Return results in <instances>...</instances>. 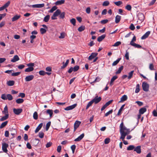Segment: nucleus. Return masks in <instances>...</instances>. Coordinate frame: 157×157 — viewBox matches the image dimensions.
I'll return each instance as SVG.
<instances>
[{"label":"nucleus","mask_w":157,"mask_h":157,"mask_svg":"<svg viewBox=\"0 0 157 157\" xmlns=\"http://www.w3.org/2000/svg\"><path fill=\"white\" fill-rule=\"evenodd\" d=\"M29 67L26 68L25 71V72H30L33 71L34 70L33 67L34 66V64L33 63H30L26 64Z\"/></svg>","instance_id":"f257e3e1"},{"label":"nucleus","mask_w":157,"mask_h":157,"mask_svg":"<svg viewBox=\"0 0 157 157\" xmlns=\"http://www.w3.org/2000/svg\"><path fill=\"white\" fill-rule=\"evenodd\" d=\"M1 98L3 100H6L8 99L9 101H11L13 99L11 95L10 94L7 95L5 94H3L2 95Z\"/></svg>","instance_id":"f03ea898"},{"label":"nucleus","mask_w":157,"mask_h":157,"mask_svg":"<svg viewBox=\"0 0 157 157\" xmlns=\"http://www.w3.org/2000/svg\"><path fill=\"white\" fill-rule=\"evenodd\" d=\"M142 87L143 90L146 92H147L149 90V85L145 82H143L142 84Z\"/></svg>","instance_id":"7ed1b4c3"},{"label":"nucleus","mask_w":157,"mask_h":157,"mask_svg":"<svg viewBox=\"0 0 157 157\" xmlns=\"http://www.w3.org/2000/svg\"><path fill=\"white\" fill-rule=\"evenodd\" d=\"M120 132H129L128 129H127L126 128L124 125L123 123L122 122L120 126Z\"/></svg>","instance_id":"20e7f679"},{"label":"nucleus","mask_w":157,"mask_h":157,"mask_svg":"<svg viewBox=\"0 0 157 157\" xmlns=\"http://www.w3.org/2000/svg\"><path fill=\"white\" fill-rule=\"evenodd\" d=\"M9 147V145L5 143H2V149L3 151L5 152H7L8 151L7 148Z\"/></svg>","instance_id":"39448f33"},{"label":"nucleus","mask_w":157,"mask_h":157,"mask_svg":"<svg viewBox=\"0 0 157 157\" xmlns=\"http://www.w3.org/2000/svg\"><path fill=\"white\" fill-rule=\"evenodd\" d=\"M101 100V98L100 97H98V96H96L92 100L93 103L96 104L99 102Z\"/></svg>","instance_id":"423d86ee"},{"label":"nucleus","mask_w":157,"mask_h":157,"mask_svg":"<svg viewBox=\"0 0 157 157\" xmlns=\"http://www.w3.org/2000/svg\"><path fill=\"white\" fill-rule=\"evenodd\" d=\"M121 134V136L120 138L122 140H124V139L125 136L129 133V132H120Z\"/></svg>","instance_id":"0eeeda50"},{"label":"nucleus","mask_w":157,"mask_h":157,"mask_svg":"<svg viewBox=\"0 0 157 157\" xmlns=\"http://www.w3.org/2000/svg\"><path fill=\"white\" fill-rule=\"evenodd\" d=\"M10 1H8L3 6L0 7V11L6 9L10 5Z\"/></svg>","instance_id":"6e6552de"},{"label":"nucleus","mask_w":157,"mask_h":157,"mask_svg":"<svg viewBox=\"0 0 157 157\" xmlns=\"http://www.w3.org/2000/svg\"><path fill=\"white\" fill-rule=\"evenodd\" d=\"M22 111V109H16L14 108L13 109V112L15 114L18 115L21 113Z\"/></svg>","instance_id":"1a4fd4ad"},{"label":"nucleus","mask_w":157,"mask_h":157,"mask_svg":"<svg viewBox=\"0 0 157 157\" xmlns=\"http://www.w3.org/2000/svg\"><path fill=\"white\" fill-rule=\"evenodd\" d=\"M76 104H74L72 105L67 106L64 109V110L66 111H68L72 110L75 108L77 106Z\"/></svg>","instance_id":"9d476101"},{"label":"nucleus","mask_w":157,"mask_h":157,"mask_svg":"<svg viewBox=\"0 0 157 157\" xmlns=\"http://www.w3.org/2000/svg\"><path fill=\"white\" fill-rule=\"evenodd\" d=\"M9 131L10 132V134L13 136V137H14V136L17 133V131L15 129L13 128H9Z\"/></svg>","instance_id":"9b49d317"},{"label":"nucleus","mask_w":157,"mask_h":157,"mask_svg":"<svg viewBox=\"0 0 157 157\" xmlns=\"http://www.w3.org/2000/svg\"><path fill=\"white\" fill-rule=\"evenodd\" d=\"M81 123L80 121H75L74 124V131L75 132L76 129L78 128Z\"/></svg>","instance_id":"f8f14e48"},{"label":"nucleus","mask_w":157,"mask_h":157,"mask_svg":"<svg viewBox=\"0 0 157 157\" xmlns=\"http://www.w3.org/2000/svg\"><path fill=\"white\" fill-rule=\"evenodd\" d=\"M98 55V53L96 52H92L91 53L90 55L88 57L89 60H91L94 58L96 57Z\"/></svg>","instance_id":"ddd939ff"},{"label":"nucleus","mask_w":157,"mask_h":157,"mask_svg":"<svg viewBox=\"0 0 157 157\" xmlns=\"http://www.w3.org/2000/svg\"><path fill=\"white\" fill-rule=\"evenodd\" d=\"M34 78V76L31 75L26 76L25 78V80L26 82H29L32 80Z\"/></svg>","instance_id":"4468645a"},{"label":"nucleus","mask_w":157,"mask_h":157,"mask_svg":"<svg viewBox=\"0 0 157 157\" xmlns=\"http://www.w3.org/2000/svg\"><path fill=\"white\" fill-rule=\"evenodd\" d=\"M141 147L140 146H138L136 147H135L134 151H136L138 154H140L141 153Z\"/></svg>","instance_id":"2eb2a0df"},{"label":"nucleus","mask_w":157,"mask_h":157,"mask_svg":"<svg viewBox=\"0 0 157 157\" xmlns=\"http://www.w3.org/2000/svg\"><path fill=\"white\" fill-rule=\"evenodd\" d=\"M138 18L139 20L141 21H143L144 19V15L142 13H140L138 14Z\"/></svg>","instance_id":"dca6fc26"},{"label":"nucleus","mask_w":157,"mask_h":157,"mask_svg":"<svg viewBox=\"0 0 157 157\" xmlns=\"http://www.w3.org/2000/svg\"><path fill=\"white\" fill-rule=\"evenodd\" d=\"M44 3L33 5L32 6L33 8H41L44 7Z\"/></svg>","instance_id":"f3484780"},{"label":"nucleus","mask_w":157,"mask_h":157,"mask_svg":"<svg viewBox=\"0 0 157 157\" xmlns=\"http://www.w3.org/2000/svg\"><path fill=\"white\" fill-rule=\"evenodd\" d=\"M150 33L151 32L150 31H147L141 37V39L142 40H144L146 39L148 36L150 34Z\"/></svg>","instance_id":"a211bd4d"},{"label":"nucleus","mask_w":157,"mask_h":157,"mask_svg":"<svg viewBox=\"0 0 157 157\" xmlns=\"http://www.w3.org/2000/svg\"><path fill=\"white\" fill-rule=\"evenodd\" d=\"M147 111V109L145 107H143L140 108L139 110V113L141 114H143Z\"/></svg>","instance_id":"6ab92c4d"},{"label":"nucleus","mask_w":157,"mask_h":157,"mask_svg":"<svg viewBox=\"0 0 157 157\" xmlns=\"http://www.w3.org/2000/svg\"><path fill=\"white\" fill-rule=\"evenodd\" d=\"M84 134L82 133L81 134L80 136H79L78 138L75 139L74 141H79L81 140L84 137Z\"/></svg>","instance_id":"aec40b11"},{"label":"nucleus","mask_w":157,"mask_h":157,"mask_svg":"<svg viewBox=\"0 0 157 157\" xmlns=\"http://www.w3.org/2000/svg\"><path fill=\"white\" fill-rule=\"evenodd\" d=\"M19 60V58L17 55L14 56L13 58L11 60V62H15Z\"/></svg>","instance_id":"412c9836"},{"label":"nucleus","mask_w":157,"mask_h":157,"mask_svg":"<svg viewBox=\"0 0 157 157\" xmlns=\"http://www.w3.org/2000/svg\"><path fill=\"white\" fill-rule=\"evenodd\" d=\"M118 78V77L117 75L114 76L111 79L110 82V85L111 86H112L113 84L114 81Z\"/></svg>","instance_id":"4be33fe9"},{"label":"nucleus","mask_w":157,"mask_h":157,"mask_svg":"<svg viewBox=\"0 0 157 157\" xmlns=\"http://www.w3.org/2000/svg\"><path fill=\"white\" fill-rule=\"evenodd\" d=\"M127 95H123L121 98V100L119 101V103H121L126 100L127 99Z\"/></svg>","instance_id":"5701e85b"},{"label":"nucleus","mask_w":157,"mask_h":157,"mask_svg":"<svg viewBox=\"0 0 157 157\" xmlns=\"http://www.w3.org/2000/svg\"><path fill=\"white\" fill-rule=\"evenodd\" d=\"M121 16L118 15H116L115 17V22L116 23H118L120 21Z\"/></svg>","instance_id":"b1692460"},{"label":"nucleus","mask_w":157,"mask_h":157,"mask_svg":"<svg viewBox=\"0 0 157 157\" xmlns=\"http://www.w3.org/2000/svg\"><path fill=\"white\" fill-rule=\"evenodd\" d=\"M43 126V123H40L38 126L37 127L35 132V133H36L39 132V131L40 129Z\"/></svg>","instance_id":"393cba45"},{"label":"nucleus","mask_w":157,"mask_h":157,"mask_svg":"<svg viewBox=\"0 0 157 157\" xmlns=\"http://www.w3.org/2000/svg\"><path fill=\"white\" fill-rule=\"evenodd\" d=\"M106 36V35L105 34H103L101 36H99L97 39V40L99 42H100L102 40L104 39L105 37Z\"/></svg>","instance_id":"a878e982"},{"label":"nucleus","mask_w":157,"mask_h":157,"mask_svg":"<svg viewBox=\"0 0 157 157\" xmlns=\"http://www.w3.org/2000/svg\"><path fill=\"white\" fill-rule=\"evenodd\" d=\"M2 113L6 115L7 114L9 116L8 110V107L7 105H6L4 107V110L2 111Z\"/></svg>","instance_id":"bb28decb"},{"label":"nucleus","mask_w":157,"mask_h":157,"mask_svg":"<svg viewBox=\"0 0 157 157\" xmlns=\"http://www.w3.org/2000/svg\"><path fill=\"white\" fill-rule=\"evenodd\" d=\"M65 2V0H58L56 1L55 2V4L56 5H60L62 4H64Z\"/></svg>","instance_id":"cd10ccee"},{"label":"nucleus","mask_w":157,"mask_h":157,"mask_svg":"<svg viewBox=\"0 0 157 157\" xmlns=\"http://www.w3.org/2000/svg\"><path fill=\"white\" fill-rule=\"evenodd\" d=\"M15 83V82L13 80H10L7 82V85L9 86H13Z\"/></svg>","instance_id":"c85d7f7f"},{"label":"nucleus","mask_w":157,"mask_h":157,"mask_svg":"<svg viewBox=\"0 0 157 157\" xmlns=\"http://www.w3.org/2000/svg\"><path fill=\"white\" fill-rule=\"evenodd\" d=\"M21 17V16L16 15L14 16L12 18V21H14L18 19H19Z\"/></svg>","instance_id":"c756f323"},{"label":"nucleus","mask_w":157,"mask_h":157,"mask_svg":"<svg viewBox=\"0 0 157 157\" xmlns=\"http://www.w3.org/2000/svg\"><path fill=\"white\" fill-rule=\"evenodd\" d=\"M8 121H6L2 123L0 126V128L2 129L5 127L7 124Z\"/></svg>","instance_id":"7c9ffc66"},{"label":"nucleus","mask_w":157,"mask_h":157,"mask_svg":"<svg viewBox=\"0 0 157 157\" xmlns=\"http://www.w3.org/2000/svg\"><path fill=\"white\" fill-rule=\"evenodd\" d=\"M125 104H124V105H122V106L119 109V111H118V113H117V115L118 116H120L121 114V112L122 111L123 109L124 108V106H125Z\"/></svg>","instance_id":"2f4dec72"},{"label":"nucleus","mask_w":157,"mask_h":157,"mask_svg":"<svg viewBox=\"0 0 157 157\" xmlns=\"http://www.w3.org/2000/svg\"><path fill=\"white\" fill-rule=\"evenodd\" d=\"M9 117V115H5L2 117L0 119V121H2L7 119Z\"/></svg>","instance_id":"473e14b6"},{"label":"nucleus","mask_w":157,"mask_h":157,"mask_svg":"<svg viewBox=\"0 0 157 157\" xmlns=\"http://www.w3.org/2000/svg\"><path fill=\"white\" fill-rule=\"evenodd\" d=\"M121 59V58H118L116 60L114 61L112 64V66H114L117 65Z\"/></svg>","instance_id":"72a5a7b5"},{"label":"nucleus","mask_w":157,"mask_h":157,"mask_svg":"<svg viewBox=\"0 0 157 157\" xmlns=\"http://www.w3.org/2000/svg\"><path fill=\"white\" fill-rule=\"evenodd\" d=\"M46 113L47 114H49L50 115V117H51L52 115L53 110L49 109H47L46 111Z\"/></svg>","instance_id":"f704fd0d"},{"label":"nucleus","mask_w":157,"mask_h":157,"mask_svg":"<svg viewBox=\"0 0 157 157\" xmlns=\"http://www.w3.org/2000/svg\"><path fill=\"white\" fill-rule=\"evenodd\" d=\"M61 13V11L60 10L57 9L56 10L54 13L53 14L56 17L58 16Z\"/></svg>","instance_id":"c9c22d12"},{"label":"nucleus","mask_w":157,"mask_h":157,"mask_svg":"<svg viewBox=\"0 0 157 157\" xmlns=\"http://www.w3.org/2000/svg\"><path fill=\"white\" fill-rule=\"evenodd\" d=\"M123 67H124L123 66H121V67L119 68L118 70L116 72V74H118L120 73L121 71L123 70Z\"/></svg>","instance_id":"e433bc0d"},{"label":"nucleus","mask_w":157,"mask_h":157,"mask_svg":"<svg viewBox=\"0 0 157 157\" xmlns=\"http://www.w3.org/2000/svg\"><path fill=\"white\" fill-rule=\"evenodd\" d=\"M134 72V71H132L128 73V79H130L132 77L133 75Z\"/></svg>","instance_id":"4c0bfd02"},{"label":"nucleus","mask_w":157,"mask_h":157,"mask_svg":"<svg viewBox=\"0 0 157 157\" xmlns=\"http://www.w3.org/2000/svg\"><path fill=\"white\" fill-rule=\"evenodd\" d=\"M24 100L22 98H18L17 99L16 102L17 104H21L22 103L24 102Z\"/></svg>","instance_id":"58836bf2"},{"label":"nucleus","mask_w":157,"mask_h":157,"mask_svg":"<svg viewBox=\"0 0 157 157\" xmlns=\"http://www.w3.org/2000/svg\"><path fill=\"white\" fill-rule=\"evenodd\" d=\"M131 45L132 46H133L135 47V48H142V46L140 45L139 44H136L135 43L132 44Z\"/></svg>","instance_id":"ea45409f"},{"label":"nucleus","mask_w":157,"mask_h":157,"mask_svg":"<svg viewBox=\"0 0 157 157\" xmlns=\"http://www.w3.org/2000/svg\"><path fill=\"white\" fill-rule=\"evenodd\" d=\"M85 27L84 26H81L78 29V30L79 32H81L85 30Z\"/></svg>","instance_id":"a19ab883"},{"label":"nucleus","mask_w":157,"mask_h":157,"mask_svg":"<svg viewBox=\"0 0 157 157\" xmlns=\"http://www.w3.org/2000/svg\"><path fill=\"white\" fill-rule=\"evenodd\" d=\"M33 117L34 119L36 120L38 119V115L37 113L35 111L34 112Z\"/></svg>","instance_id":"79ce46f5"},{"label":"nucleus","mask_w":157,"mask_h":157,"mask_svg":"<svg viewBox=\"0 0 157 157\" xmlns=\"http://www.w3.org/2000/svg\"><path fill=\"white\" fill-rule=\"evenodd\" d=\"M135 146L133 145H129L127 148V150L128 151H131L134 150Z\"/></svg>","instance_id":"37998d69"},{"label":"nucleus","mask_w":157,"mask_h":157,"mask_svg":"<svg viewBox=\"0 0 157 157\" xmlns=\"http://www.w3.org/2000/svg\"><path fill=\"white\" fill-rule=\"evenodd\" d=\"M47 30L46 29H45L43 28H40V31L41 33L42 34H44L47 31Z\"/></svg>","instance_id":"c03bdc74"},{"label":"nucleus","mask_w":157,"mask_h":157,"mask_svg":"<svg viewBox=\"0 0 157 157\" xmlns=\"http://www.w3.org/2000/svg\"><path fill=\"white\" fill-rule=\"evenodd\" d=\"M93 103V101H92V100L90 101L89 102L88 104H87L86 107V109H88V108L90 106H91L92 104Z\"/></svg>","instance_id":"a18cd8bd"},{"label":"nucleus","mask_w":157,"mask_h":157,"mask_svg":"<svg viewBox=\"0 0 157 157\" xmlns=\"http://www.w3.org/2000/svg\"><path fill=\"white\" fill-rule=\"evenodd\" d=\"M70 22L74 26L76 25V20L74 18H72L70 20Z\"/></svg>","instance_id":"49530a36"},{"label":"nucleus","mask_w":157,"mask_h":157,"mask_svg":"<svg viewBox=\"0 0 157 157\" xmlns=\"http://www.w3.org/2000/svg\"><path fill=\"white\" fill-rule=\"evenodd\" d=\"M50 17L49 15H47L44 17V21L45 22H48L50 19Z\"/></svg>","instance_id":"de8ad7c7"},{"label":"nucleus","mask_w":157,"mask_h":157,"mask_svg":"<svg viewBox=\"0 0 157 157\" xmlns=\"http://www.w3.org/2000/svg\"><path fill=\"white\" fill-rule=\"evenodd\" d=\"M149 69L151 71L154 70V66L153 63H150L149 65Z\"/></svg>","instance_id":"09e8293b"},{"label":"nucleus","mask_w":157,"mask_h":157,"mask_svg":"<svg viewBox=\"0 0 157 157\" xmlns=\"http://www.w3.org/2000/svg\"><path fill=\"white\" fill-rule=\"evenodd\" d=\"M139 88H140V85H139V84H137L136 86V90L135 91V92L136 93H137L139 92V91L140 90Z\"/></svg>","instance_id":"8fccbe9b"},{"label":"nucleus","mask_w":157,"mask_h":157,"mask_svg":"<svg viewBox=\"0 0 157 157\" xmlns=\"http://www.w3.org/2000/svg\"><path fill=\"white\" fill-rule=\"evenodd\" d=\"M59 15V18L60 19H63L65 17V13L64 12H61Z\"/></svg>","instance_id":"3c124183"},{"label":"nucleus","mask_w":157,"mask_h":157,"mask_svg":"<svg viewBox=\"0 0 157 157\" xmlns=\"http://www.w3.org/2000/svg\"><path fill=\"white\" fill-rule=\"evenodd\" d=\"M110 141V139L109 138H107L105 139L104 143L105 144H108Z\"/></svg>","instance_id":"603ef678"},{"label":"nucleus","mask_w":157,"mask_h":157,"mask_svg":"<svg viewBox=\"0 0 157 157\" xmlns=\"http://www.w3.org/2000/svg\"><path fill=\"white\" fill-rule=\"evenodd\" d=\"M109 4V2L108 1H104L103 4L102 6H108Z\"/></svg>","instance_id":"864d4df0"},{"label":"nucleus","mask_w":157,"mask_h":157,"mask_svg":"<svg viewBox=\"0 0 157 157\" xmlns=\"http://www.w3.org/2000/svg\"><path fill=\"white\" fill-rule=\"evenodd\" d=\"M57 8V7L56 6H53L51 9L50 10L49 12L50 13H52L54 11L56 10Z\"/></svg>","instance_id":"5fc2aeb1"},{"label":"nucleus","mask_w":157,"mask_h":157,"mask_svg":"<svg viewBox=\"0 0 157 157\" xmlns=\"http://www.w3.org/2000/svg\"><path fill=\"white\" fill-rule=\"evenodd\" d=\"M136 37L135 36H134L133 37L132 39V40L130 42V44L131 45L132 44L134 43V42L135 41H136Z\"/></svg>","instance_id":"6e6d98bb"},{"label":"nucleus","mask_w":157,"mask_h":157,"mask_svg":"<svg viewBox=\"0 0 157 157\" xmlns=\"http://www.w3.org/2000/svg\"><path fill=\"white\" fill-rule=\"evenodd\" d=\"M51 122L50 121L48 122L47 123L46 127V130L48 131L51 125Z\"/></svg>","instance_id":"4d7b16f0"},{"label":"nucleus","mask_w":157,"mask_h":157,"mask_svg":"<svg viewBox=\"0 0 157 157\" xmlns=\"http://www.w3.org/2000/svg\"><path fill=\"white\" fill-rule=\"evenodd\" d=\"M114 3L117 6H119L122 4V2L121 1L114 2Z\"/></svg>","instance_id":"13d9d810"},{"label":"nucleus","mask_w":157,"mask_h":157,"mask_svg":"<svg viewBox=\"0 0 157 157\" xmlns=\"http://www.w3.org/2000/svg\"><path fill=\"white\" fill-rule=\"evenodd\" d=\"M44 133L42 132H40L39 133L38 136L41 138H42L44 137Z\"/></svg>","instance_id":"bf43d9fd"},{"label":"nucleus","mask_w":157,"mask_h":157,"mask_svg":"<svg viewBox=\"0 0 157 157\" xmlns=\"http://www.w3.org/2000/svg\"><path fill=\"white\" fill-rule=\"evenodd\" d=\"M79 67L78 66H75L74 67H73V69H74V71L76 72L79 69Z\"/></svg>","instance_id":"052dcab7"},{"label":"nucleus","mask_w":157,"mask_h":157,"mask_svg":"<svg viewBox=\"0 0 157 157\" xmlns=\"http://www.w3.org/2000/svg\"><path fill=\"white\" fill-rule=\"evenodd\" d=\"M76 148V146L75 145H73L71 146V149L73 153H74L75 150Z\"/></svg>","instance_id":"680f3d73"},{"label":"nucleus","mask_w":157,"mask_h":157,"mask_svg":"<svg viewBox=\"0 0 157 157\" xmlns=\"http://www.w3.org/2000/svg\"><path fill=\"white\" fill-rule=\"evenodd\" d=\"M113 109H111L108 112H107L105 115V117H107L109 114H111L113 112Z\"/></svg>","instance_id":"e2e57ef3"},{"label":"nucleus","mask_w":157,"mask_h":157,"mask_svg":"<svg viewBox=\"0 0 157 157\" xmlns=\"http://www.w3.org/2000/svg\"><path fill=\"white\" fill-rule=\"evenodd\" d=\"M125 57L127 60H128L129 59V53L128 52L127 50L126 51V53L125 55Z\"/></svg>","instance_id":"0e129e2a"},{"label":"nucleus","mask_w":157,"mask_h":157,"mask_svg":"<svg viewBox=\"0 0 157 157\" xmlns=\"http://www.w3.org/2000/svg\"><path fill=\"white\" fill-rule=\"evenodd\" d=\"M129 28L132 30H133L135 29V27L133 24H131L129 27Z\"/></svg>","instance_id":"69168bd1"},{"label":"nucleus","mask_w":157,"mask_h":157,"mask_svg":"<svg viewBox=\"0 0 157 157\" xmlns=\"http://www.w3.org/2000/svg\"><path fill=\"white\" fill-rule=\"evenodd\" d=\"M121 44V42L120 41H117L114 44L113 46L114 47H117L119 45Z\"/></svg>","instance_id":"338daca9"},{"label":"nucleus","mask_w":157,"mask_h":157,"mask_svg":"<svg viewBox=\"0 0 157 157\" xmlns=\"http://www.w3.org/2000/svg\"><path fill=\"white\" fill-rule=\"evenodd\" d=\"M108 22V20L107 19H104L101 20L100 22L102 24H105L107 23Z\"/></svg>","instance_id":"774afa93"}]
</instances>
